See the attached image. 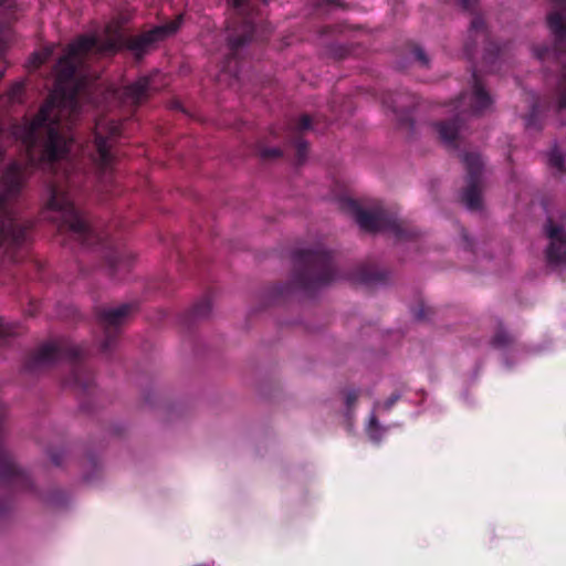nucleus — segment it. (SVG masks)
<instances>
[{
  "instance_id": "nucleus-26",
  "label": "nucleus",
  "mask_w": 566,
  "mask_h": 566,
  "mask_svg": "<svg viewBox=\"0 0 566 566\" xmlns=\"http://www.w3.org/2000/svg\"><path fill=\"white\" fill-rule=\"evenodd\" d=\"M302 125H303L304 128H307L310 126V119L308 118H304Z\"/></svg>"
},
{
  "instance_id": "nucleus-15",
  "label": "nucleus",
  "mask_w": 566,
  "mask_h": 566,
  "mask_svg": "<svg viewBox=\"0 0 566 566\" xmlns=\"http://www.w3.org/2000/svg\"><path fill=\"white\" fill-rule=\"evenodd\" d=\"M533 54L538 60H546L555 56L554 52H552L546 45H538L533 49Z\"/></svg>"
},
{
  "instance_id": "nucleus-22",
  "label": "nucleus",
  "mask_w": 566,
  "mask_h": 566,
  "mask_svg": "<svg viewBox=\"0 0 566 566\" xmlns=\"http://www.w3.org/2000/svg\"><path fill=\"white\" fill-rule=\"evenodd\" d=\"M243 42L242 41H231L230 49L235 50L238 46H240Z\"/></svg>"
},
{
  "instance_id": "nucleus-23",
  "label": "nucleus",
  "mask_w": 566,
  "mask_h": 566,
  "mask_svg": "<svg viewBox=\"0 0 566 566\" xmlns=\"http://www.w3.org/2000/svg\"><path fill=\"white\" fill-rule=\"evenodd\" d=\"M6 335H7L6 327L2 323V321H0V337H3Z\"/></svg>"
},
{
  "instance_id": "nucleus-6",
  "label": "nucleus",
  "mask_w": 566,
  "mask_h": 566,
  "mask_svg": "<svg viewBox=\"0 0 566 566\" xmlns=\"http://www.w3.org/2000/svg\"><path fill=\"white\" fill-rule=\"evenodd\" d=\"M179 25L180 18L165 25L156 27L150 31L130 39L128 41V49L133 51L135 55L140 56L156 48L160 42L172 36L178 31Z\"/></svg>"
},
{
  "instance_id": "nucleus-1",
  "label": "nucleus",
  "mask_w": 566,
  "mask_h": 566,
  "mask_svg": "<svg viewBox=\"0 0 566 566\" xmlns=\"http://www.w3.org/2000/svg\"><path fill=\"white\" fill-rule=\"evenodd\" d=\"M78 74L59 73L55 88L36 117L13 130L27 148L30 163L51 164L67 155L72 139L64 128L80 114L87 97Z\"/></svg>"
},
{
  "instance_id": "nucleus-12",
  "label": "nucleus",
  "mask_w": 566,
  "mask_h": 566,
  "mask_svg": "<svg viewBox=\"0 0 566 566\" xmlns=\"http://www.w3.org/2000/svg\"><path fill=\"white\" fill-rule=\"evenodd\" d=\"M552 31L558 35H566V20L559 13H552L548 17Z\"/></svg>"
},
{
  "instance_id": "nucleus-5",
  "label": "nucleus",
  "mask_w": 566,
  "mask_h": 566,
  "mask_svg": "<svg viewBox=\"0 0 566 566\" xmlns=\"http://www.w3.org/2000/svg\"><path fill=\"white\" fill-rule=\"evenodd\" d=\"M120 125L112 119L103 118L95 125V148L96 156L94 160L102 169H107L113 163V155L111 154V145L108 138L119 134Z\"/></svg>"
},
{
  "instance_id": "nucleus-13",
  "label": "nucleus",
  "mask_w": 566,
  "mask_h": 566,
  "mask_svg": "<svg viewBox=\"0 0 566 566\" xmlns=\"http://www.w3.org/2000/svg\"><path fill=\"white\" fill-rule=\"evenodd\" d=\"M439 134L442 140L450 143L455 139L458 128L454 124L441 125L439 128Z\"/></svg>"
},
{
  "instance_id": "nucleus-16",
  "label": "nucleus",
  "mask_w": 566,
  "mask_h": 566,
  "mask_svg": "<svg viewBox=\"0 0 566 566\" xmlns=\"http://www.w3.org/2000/svg\"><path fill=\"white\" fill-rule=\"evenodd\" d=\"M50 50L45 49L41 52H38L33 55L31 63L33 67H41L44 64V61L50 56Z\"/></svg>"
},
{
  "instance_id": "nucleus-9",
  "label": "nucleus",
  "mask_w": 566,
  "mask_h": 566,
  "mask_svg": "<svg viewBox=\"0 0 566 566\" xmlns=\"http://www.w3.org/2000/svg\"><path fill=\"white\" fill-rule=\"evenodd\" d=\"M464 98L469 101L472 112L475 114L488 109L492 103L489 94L480 85L475 86L472 93Z\"/></svg>"
},
{
  "instance_id": "nucleus-3",
  "label": "nucleus",
  "mask_w": 566,
  "mask_h": 566,
  "mask_svg": "<svg viewBox=\"0 0 566 566\" xmlns=\"http://www.w3.org/2000/svg\"><path fill=\"white\" fill-rule=\"evenodd\" d=\"M25 179V172L22 170L20 165L12 164L4 172L0 181L1 197L0 201L3 200V195L13 196L15 195ZM21 238V231L12 218L11 213L0 202V245L18 243Z\"/></svg>"
},
{
  "instance_id": "nucleus-2",
  "label": "nucleus",
  "mask_w": 566,
  "mask_h": 566,
  "mask_svg": "<svg viewBox=\"0 0 566 566\" xmlns=\"http://www.w3.org/2000/svg\"><path fill=\"white\" fill-rule=\"evenodd\" d=\"M123 43L124 34L118 22H111L103 36H82L72 43L59 59L56 71H76L92 59L117 51Z\"/></svg>"
},
{
  "instance_id": "nucleus-19",
  "label": "nucleus",
  "mask_w": 566,
  "mask_h": 566,
  "mask_svg": "<svg viewBox=\"0 0 566 566\" xmlns=\"http://www.w3.org/2000/svg\"><path fill=\"white\" fill-rule=\"evenodd\" d=\"M415 55H416L417 60L420 62L418 65L419 67H428L429 66L428 59H427L424 52H422L421 50H417L415 52Z\"/></svg>"
},
{
  "instance_id": "nucleus-21",
  "label": "nucleus",
  "mask_w": 566,
  "mask_h": 566,
  "mask_svg": "<svg viewBox=\"0 0 566 566\" xmlns=\"http://www.w3.org/2000/svg\"><path fill=\"white\" fill-rule=\"evenodd\" d=\"M280 151L277 149H271V150H264L262 153V156L264 157H274V156H279Z\"/></svg>"
},
{
  "instance_id": "nucleus-14",
  "label": "nucleus",
  "mask_w": 566,
  "mask_h": 566,
  "mask_svg": "<svg viewBox=\"0 0 566 566\" xmlns=\"http://www.w3.org/2000/svg\"><path fill=\"white\" fill-rule=\"evenodd\" d=\"M464 163L468 169L474 174L481 167V160L478 155L471 154L464 157Z\"/></svg>"
},
{
  "instance_id": "nucleus-18",
  "label": "nucleus",
  "mask_w": 566,
  "mask_h": 566,
  "mask_svg": "<svg viewBox=\"0 0 566 566\" xmlns=\"http://www.w3.org/2000/svg\"><path fill=\"white\" fill-rule=\"evenodd\" d=\"M463 199L469 208L474 209L479 207L480 198L476 192L469 190L464 193Z\"/></svg>"
},
{
  "instance_id": "nucleus-17",
  "label": "nucleus",
  "mask_w": 566,
  "mask_h": 566,
  "mask_svg": "<svg viewBox=\"0 0 566 566\" xmlns=\"http://www.w3.org/2000/svg\"><path fill=\"white\" fill-rule=\"evenodd\" d=\"M549 165L558 170L564 169V158L558 151H552L548 158Z\"/></svg>"
},
{
  "instance_id": "nucleus-8",
  "label": "nucleus",
  "mask_w": 566,
  "mask_h": 566,
  "mask_svg": "<svg viewBox=\"0 0 566 566\" xmlns=\"http://www.w3.org/2000/svg\"><path fill=\"white\" fill-rule=\"evenodd\" d=\"M150 92L148 77H142L137 82L124 87L122 97L125 103L137 105L145 101Z\"/></svg>"
},
{
  "instance_id": "nucleus-25",
  "label": "nucleus",
  "mask_w": 566,
  "mask_h": 566,
  "mask_svg": "<svg viewBox=\"0 0 566 566\" xmlns=\"http://www.w3.org/2000/svg\"><path fill=\"white\" fill-rule=\"evenodd\" d=\"M375 423H376V420H375V418L373 417V418H371V420H370V427H373ZM369 432H371V428H369ZM370 437H371L373 439L375 438L373 433H370Z\"/></svg>"
},
{
  "instance_id": "nucleus-11",
  "label": "nucleus",
  "mask_w": 566,
  "mask_h": 566,
  "mask_svg": "<svg viewBox=\"0 0 566 566\" xmlns=\"http://www.w3.org/2000/svg\"><path fill=\"white\" fill-rule=\"evenodd\" d=\"M128 305L107 308L103 313V322L107 326H116L124 321V318L128 315Z\"/></svg>"
},
{
  "instance_id": "nucleus-27",
  "label": "nucleus",
  "mask_w": 566,
  "mask_h": 566,
  "mask_svg": "<svg viewBox=\"0 0 566 566\" xmlns=\"http://www.w3.org/2000/svg\"><path fill=\"white\" fill-rule=\"evenodd\" d=\"M53 349H54V347H53V346H51V345H50V346H46L45 348H43V350H44V352H46V350H53Z\"/></svg>"
},
{
  "instance_id": "nucleus-7",
  "label": "nucleus",
  "mask_w": 566,
  "mask_h": 566,
  "mask_svg": "<svg viewBox=\"0 0 566 566\" xmlns=\"http://www.w3.org/2000/svg\"><path fill=\"white\" fill-rule=\"evenodd\" d=\"M546 233L551 240L547 251L548 262L555 266L566 264V235L564 231L549 223L546 227Z\"/></svg>"
},
{
  "instance_id": "nucleus-4",
  "label": "nucleus",
  "mask_w": 566,
  "mask_h": 566,
  "mask_svg": "<svg viewBox=\"0 0 566 566\" xmlns=\"http://www.w3.org/2000/svg\"><path fill=\"white\" fill-rule=\"evenodd\" d=\"M45 207L56 213L53 219L66 224L73 232L83 233L87 229L86 221L74 209L71 199L62 187H50Z\"/></svg>"
},
{
  "instance_id": "nucleus-20",
  "label": "nucleus",
  "mask_w": 566,
  "mask_h": 566,
  "mask_svg": "<svg viewBox=\"0 0 566 566\" xmlns=\"http://www.w3.org/2000/svg\"><path fill=\"white\" fill-rule=\"evenodd\" d=\"M21 91H22V84H20V83L15 84V85L11 88V91H10V93H9V98H10L11 101H15V99L18 98V95L20 94V92H21Z\"/></svg>"
},
{
  "instance_id": "nucleus-10",
  "label": "nucleus",
  "mask_w": 566,
  "mask_h": 566,
  "mask_svg": "<svg viewBox=\"0 0 566 566\" xmlns=\"http://www.w3.org/2000/svg\"><path fill=\"white\" fill-rule=\"evenodd\" d=\"M347 206L361 228L366 230H374L376 228L377 220L374 216L363 211L355 201H349Z\"/></svg>"
},
{
  "instance_id": "nucleus-24",
  "label": "nucleus",
  "mask_w": 566,
  "mask_h": 566,
  "mask_svg": "<svg viewBox=\"0 0 566 566\" xmlns=\"http://www.w3.org/2000/svg\"><path fill=\"white\" fill-rule=\"evenodd\" d=\"M230 1H231V2L233 3V6H235V7H239V6H241V4L244 2V0H230Z\"/></svg>"
},
{
  "instance_id": "nucleus-28",
  "label": "nucleus",
  "mask_w": 566,
  "mask_h": 566,
  "mask_svg": "<svg viewBox=\"0 0 566 566\" xmlns=\"http://www.w3.org/2000/svg\"><path fill=\"white\" fill-rule=\"evenodd\" d=\"M46 359H50V355L49 354H44V356L42 357V360H46Z\"/></svg>"
}]
</instances>
